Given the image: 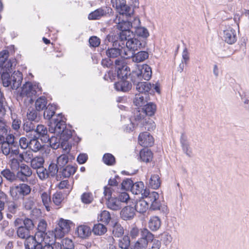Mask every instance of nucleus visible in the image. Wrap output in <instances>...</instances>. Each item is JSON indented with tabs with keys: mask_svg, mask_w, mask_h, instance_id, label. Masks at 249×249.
Here are the masks:
<instances>
[{
	"mask_svg": "<svg viewBox=\"0 0 249 249\" xmlns=\"http://www.w3.org/2000/svg\"><path fill=\"white\" fill-rule=\"evenodd\" d=\"M124 230L122 226L118 223L116 222L112 230V233L115 237H120L124 234Z\"/></svg>",
	"mask_w": 249,
	"mask_h": 249,
	"instance_id": "09e8293b",
	"label": "nucleus"
},
{
	"mask_svg": "<svg viewBox=\"0 0 249 249\" xmlns=\"http://www.w3.org/2000/svg\"><path fill=\"white\" fill-rule=\"evenodd\" d=\"M131 84L125 79H121L114 84V88L117 91L126 92L131 89Z\"/></svg>",
	"mask_w": 249,
	"mask_h": 249,
	"instance_id": "b1692460",
	"label": "nucleus"
},
{
	"mask_svg": "<svg viewBox=\"0 0 249 249\" xmlns=\"http://www.w3.org/2000/svg\"><path fill=\"white\" fill-rule=\"evenodd\" d=\"M121 216L124 220L132 219L135 214V210L133 207H125L121 211Z\"/></svg>",
	"mask_w": 249,
	"mask_h": 249,
	"instance_id": "4be33fe9",
	"label": "nucleus"
},
{
	"mask_svg": "<svg viewBox=\"0 0 249 249\" xmlns=\"http://www.w3.org/2000/svg\"><path fill=\"white\" fill-rule=\"evenodd\" d=\"M29 144V148L34 152H38L42 147V145L37 140V138L34 137V138L30 140Z\"/></svg>",
	"mask_w": 249,
	"mask_h": 249,
	"instance_id": "58836bf2",
	"label": "nucleus"
},
{
	"mask_svg": "<svg viewBox=\"0 0 249 249\" xmlns=\"http://www.w3.org/2000/svg\"><path fill=\"white\" fill-rule=\"evenodd\" d=\"M1 174L10 182H13L16 179L15 174L9 169H5L1 171Z\"/></svg>",
	"mask_w": 249,
	"mask_h": 249,
	"instance_id": "a18cd8bd",
	"label": "nucleus"
},
{
	"mask_svg": "<svg viewBox=\"0 0 249 249\" xmlns=\"http://www.w3.org/2000/svg\"><path fill=\"white\" fill-rule=\"evenodd\" d=\"M47 100L45 97L41 96L38 98L35 102V107L36 110H43L47 106Z\"/></svg>",
	"mask_w": 249,
	"mask_h": 249,
	"instance_id": "ea45409f",
	"label": "nucleus"
},
{
	"mask_svg": "<svg viewBox=\"0 0 249 249\" xmlns=\"http://www.w3.org/2000/svg\"><path fill=\"white\" fill-rule=\"evenodd\" d=\"M32 174V171L30 167L25 164H21L20 170L17 173V177L21 181L25 182L27 178Z\"/></svg>",
	"mask_w": 249,
	"mask_h": 249,
	"instance_id": "4468645a",
	"label": "nucleus"
},
{
	"mask_svg": "<svg viewBox=\"0 0 249 249\" xmlns=\"http://www.w3.org/2000/svg\"><path fill=\"white\" fill-rule=\"evenodd\" d=\"M91 233L90 227L87 225H81L77 227L76 233L78 236L82 239L89 237Z\"/></svg>",
	"mask_w": 249,
	"mask_h": 249,
	"instance_id": "6ab92c4d",
	"label": "nucleus"
},
{
	"mask_svg": "<svg viewBox=\"0 0 249 249\" xmlns=\"http://www.w3.org/2000/svg\"><path fill=\"white\" fill-rule=\"evenodd\" d=\"M149 184L153 189H158L160 185L159 176L157 175H153L151 176L149 180Z\"/></svg>",
	"mask_w": 249,
	"mask_h": 249,
	"instance_id": "49530a36",
	"label": "nucleus"
},
{
	"mask_svg": "<svg viewBox=\"0 0 249 249\" xmlns=\"http://www.w3.org/2000/svg\"><path fill=\"white\" fill-rule=\"evenodd\" d=\"M141 237L131 245L132 249H146L148 243L154 238V235L147 229H143L141 232Z\"/></svg>",
	"mask_w": 249,
	"mask_h": 249,
	"instance_id": "39448f33",
	"label": "nucleus"
},
{
	"mask_svg": "<svg viewBox=\"0 0 249 249\" xmlns=\"http://www.w3.org/2000/svg\"><path fill=\"white\" fill-rule=\"evenodd\" d=\"M156 110V106L152 103H147L142 108V110L140 109L137 112L140 111V113L143 115V117L145 115L149 116L153 115Z\"/></svg>",
	"mask_w": 249,
	"mask_h": 249,
	"instance_id": "aec40b11",
	"label": "nucleus"
},
{
	"mask_svg": "<svg viewBox=\"0 0 249 249\" xmlns=\"http://www.w3.org/2000/svg\"><path fill=\"white\" fill-rule=\"evenodd\" d=\"M138 142L142 146H151L154 143V139L149 132H144L139 135Z\"/></svg>",
	"mask_w": 249,
	"mask_h": 249,
	"instance_id": "dca6fc26",
	"label": "nucleus"
},
{
	"mask_svg": "<svg viewBox=\"0 0 249 249\" xmlns=\"http://www.w3.org/2000/svg\"><path fill=\"white\" fill-rule=\"evenodd\" d=\"M107 231V229L105 226L101 223L94 225L92 231L95 235H102L104 234Z\"/></svg>",
	"mask_w": 249,
	"mask_h": 249,
	"instance_id": "79ce46f5",
	"label": "nucleus"
},
{
	"mask_svg": "<svg viewBox=\"0 0 249 249\" xmlns=\"http://www.w3.org/2000/svg\"><path fill=\"white\" fill-rule=\"evenodd\" d=\"M148 53L145 51H140L137 53H134L132 56L133 62L139 63L143 61L148 57Z\"/></svg>",
	"mask_w": 249,
	"mask_h": 249,
	"instance_id": "c9c22d12",
	"label": "nucleus"
},
{
	"mask_svg": "<svg viewBox=\"0 0 249 249\" xmlns=\"http://www.w3.org/2000/svg\"><path fill=\"white\" fill-rule=\"evenodd\" d=\"M52 199L53 203L60 206L64 199L63 194L60 192H57L53 195Z\"/></svg>",
	"mask_w": 249,
	"mask_h": 249,
	"instance_id": "603ef678",
	"label": "nucleus"
},
{
	"mask_svg": "<svg viewBox=\"0 0 249 249\" xmlns=\"http://www.w3.org/2000/svg\"><path fill=\"white\" fill-rule=\"evenodd\" d=\"M20 159L18 160L15 158H11L9 164L12 170H17L20 167Z\"/></svg>",
	"mask_w": 249,
	"mask_h": 249,
	"instance_id": "0e129e2a",
	"label": "nucleus"
},
{
	"mask_svg": "<svg viewBox=\"0 0 249 249\" xmlns=\"http://www.w3.org/2000/svg\"><path fill=\"white\" fill-rule=\"evenodd\" d=\"M112 6L115 8L117 12L119 11L126 4L125 0H111Z\"/></svg>",
	"mask_w": 249,
	"mask_h": 249,
	"instance_id": "69168bd1",
	"label": "nucleus"
},
{
	"mask_svg": "<svg viewBox=\"0 0 249 249\" xmlns=\"http://www.w3.org/2000/svg\"><path fill=\"white\" fill-rule=\"evenodd\" d=\"M145 191L147 190L145 188L143 182L138 181L132 185L131 192L135 195H141L142 197Z\"/></svg>",
	"mask_w": 249,
	"mask_h": 249,
	"instance_id": "bb28decb",
	"label": "nucleus"
},
{
	"mask_svg": "<svg viewBox=\"0 0 249 249\" xmlns=\"http://www.w3.org/2000/svg\"><path fill=\"white\" fill-rule=\"evenodd\" d=\"M144 200L147 201L149 205L151 204L150 208L153 210H157L160 209V202L158 200L159 195L156 192H150L149 190L145 191L142 197Z\"/></svg>",
	"mask_w": 249,
	"mask_h": 249,
	"instance_id": "9d476101",
	"label": "nucleus"
},
{
	"mask_svg": "<svg viewBox=\"0 0 249 249\" xmlns=\"http://www.w3.org/2000/svg\"><path fill=\"white\" fill-rule=\"evenodd\" d=\"M41 89L38 84L33 85L30 82H27L23 86L20 94L22 97H32L41 91Z\"/></svg>",
	"mask_w": 249,
	"mask_h": 249,
	"instance_id": "f8f14e48",
	"label": "nucleus"
},
{
	"mask_svg": "<svg viewBox=\"0 0 249 249\" xmlns=\"http://www.w3.org/2000/svg\"><path fill=\"white\" fill-rule=\"evenodd\" d=\"M118 77L121 79H125L128 76L131 77L130 69L124 64L123 59H116L115 61Z\"/></svg>",
	"mask_w": 249,
	"mask_h": 249,
	"instance_id": "9b49d317",
	"label": "nucleus"
},
{
	"mask_svg": "<svg viewBox=\"0 0 249 249\" xmlns=\"http://www.w3.org/2000/svg\"><path fill=\"white\" fill-rule=\"evenodd\" d=\"M93 199V195L91 192H85L81 196V201L85 204H90Z\"/></svg>",
	"mask_w": 249,
	"mask_h": 249,
	"instance_id": "de8ad7c7",
	"label": "nucleus"
},
{
	"mask_svg": "<svg viewBox=\"0 0 249 249\" xmlns=\"http://www.w3.org/2000/svg\"><path fill=\"white\" fill-rule=\"evenodd\" d=\"M61 244L64 249H72L73 243L72 240L69 238H65L61 241Z\"/></svg>",
	"mask_w": 249,
	"mask_h": 249,
	"instance_id": "774afa93",
	"label": "nucleus"
},
{
	"mask_svg": "<svg viewBox=\"0 0 249 249\" xmlns=\"http://www.w3.org/2000/svg\"><path fill=\"white\" fill-rule=\"evenodd\" d=\"M103 160L104 162L108 165H113L115 162L114 157L109 153L105 154L103 156Z\"/></svg>",
	"mask_w": 249,
	"mask_h": 249,
	"instance_id": "6e6d98bb",
	"label": "nucleus"
},
{
	"mask_svg": "<svg viewBox=\"0 0 249 249\" xmlns=\"http://www.w3.org/2000/svg\"><path fill=\"white\" fill-rule=\"evenodd\" d=\"M1 148L2 153L5 156H9L10 158L17 156L19 154L18 146L12 145L4 142Z\"/></svg>",
	"mask_w": 249,
	"mask_h": 249,
	"instance_id": "2eb2a0df",
	"label": "nucleus"
},
{
	"mask_svg": "<svg viewBox=\"0 0 249 249\" xmlns=\"http://www.w3.org/2000/svg\"><path fill=\"white\" fill-rule=\"evenodd\" d=\"M36 170L38 177L41 180L45 179L49 176L46 169L43 166H42Z\"/></svg>",
	"mask_w": 249,
	"mask_h": 249,
	"instance_id": "4d7b16f0",
	"label": "nucleus"
},
{
	"mask_svg": "<svg viewBox=\"0 0 249 249\" xmlns=\"http://www.w3.org/2000/svg\"><path fill=\"white\" fill-rule=\"evenodd\" d=\"M57 164L54 163H51L48 167V173L49 176L54 177L58 172V167Z\"/></svg>",
	"mask_w": 249,
	"mask_h": 249,
	"instance_id": "338daca9",
	"label": "nucleus"
},
{
	"mask_svg": "<svg viewBox=\"0 0 249 249\" xmlns=\"http://www.w3.org/2000/svg\"><path fill=\"white\" fill-rule=\"evenodd\" d=\"M112 9L107 6H103L91 12L88 16L89 20L99 19L103 17L110 15L112 13Z\"/></svg>",
	"mask_w": 249,
	"mask_h": 249,
	"instance_id": "ddd939ff",
	"label": "nucleus"
},
{
	"mask_svg": "<svg viewBox=\"0 0 249 249\" xmlns=\"http://www.w3.org/2000/svg\"><path fill=\"white\" fill-rule=\"evenodd\" d=\"M223 39L225 42L229 44H234L237 39L235 30L231 27L227 28L223 31Z\"/></svg>",
	"mask_w": 249,
	"mask_h": 249,
	"instance_id": "f3484780",
	"label": "nucleus"
},
{
	"mask_svg": "<svg viewBox=\"0 0 249 249\" xmlns=\"http://www.w3.org/2000/svg\"><path fill=\"white\" fill-rule=\"evenodd\" d=\"M56 109V106L54 104H49L45 107L44 112V117L47 120H50L54 115Z\"/></svg>",
	"mask_w": 249,
	"mask_h": 249,
	"instance_id": "f704fd0d",
	"label": "nucleus"
},
{
	"mask_svg": "<svg viewBox=\"0 0 249 249\" xmlns=\"http://www.w3.org/2000/svg\"><path fill=\"white\" fill-rule=\"evenodd\" d=\"M141 160L143 162H148L150 161L153 158L152 152L146 148L143 149L140 152Z\"/></svg>",
	"mask_w": 249,
	"mask_h": 249,
	"instance_id": "72a5a7b5",
	"label": "nucleus"
},
{
	"mask_svg": "<svg viewBox=\"0 0 249 249\" xmlns=\"http://www.w3.org/2000/svg\"><path fill=\"white\" fill-rule=\"evenodd\" d=\"M9 52L7 50L0 52V69L2 71H12L17 62L14 59H9Z\"/></svg>",
	"mask_w": 249,
	"mask_h": 249,
	"instance_id": "0eeeda50",
	"label": "nucleus"
},
{
	"mask_svg": "<svg viewBox=\"0 0 249 249\" xmlns=\"http://www.w3.org/2000/svg\"><path fill=\"white\" fill-rule=\"evenodd\" d=\"M107 205L109 209L114 211L120 210L122 207L120 201L116 197L108 198Z\"/></svg>",
	"mask_w": 249,
	"mask_h": 249,
	"instance_id": "c756f323",
	"label": "nucleus"
},
{
	"mask_svg": "<svg viewBox=\"0 0 249 249\" xmlns=\"http://www.w3.org/2000/svg\"><path fill=\"white\" fill-rule=\"evenodd\" d=\"M30 231L23 226H20L17 228V234L19 238L25 239L30 235Z\"/></svg>",
	"mask_w": 249,
	"mask_h": 249,
	"instance_id": "c03bdc74",
	"label": "nucleus"
},
{
	"mask_svg": "<svg viewBox=\"0 0 249 249\" xmlns=\"http://www.w3.org/2000/svg\"><path fill=\"white\" fill-rule=\"evenodd\" d=\"M76 171V168L73 166L68 165L62 171V175L64 178H69L73 175Z\"/></svg>",
	"mask_w": 249,
	"mask_h": 249,
	"instance_id": "3c124183",
	"label": "nucleus"
},
{
	"mask_svg": "<svg viewBox=\"0 0 249 249\" xmlns=\"http://www.w3.org/2000/svg\"><path fill=\"white\" fill-rule=\"evenodd\" d=\"M152 76L151 68L146 64L142 65L138 70L131 73V80L133 83L144 79L148 81Z\"/></svg>",
	"mask_w": 249,
	"mask_h": 249,
	"instance_id": "423d86ee",
	"label": "nucleus"
},
{
	"mask_svg": "<svg viewBox=\"0 0 249 249\" xmlns=\"http://www.w3.org/2000/svg\"><path fill=\"white\" fill-rule=\"evenodd\" d=\"M2 71L1 79L4 87L11 86L13 89H16L21 85L22 74L19 71H15L11 76L9 73L11 71Z\"/></svg>",
	"mask_w": 249,
	"mask_h": 249,
	"instance_id": "f03ea898",
	"label": "nucleus"
},
{
	"mask_svg": "<svg viewBox=\"0 0 249 249\" xmlns=\"http://www.w3.org/2000/svg\"><path fill=\"white\" fill-rule=\"evenodd\" d=\"M31 190V187L28 185L21 183L18 185L11 187L10 194L13 199L18 200L29 194Z\"/></svg>",
	"mask_w": 249,
	"mask_h": 249,
	"instance_id": "6e6552de",
	"label": "nucleus"
},
{
	"mask_svg": "<svg viewBox=\"0 0 249 249\" xmlns=\"http://www.w3.org/2000/svg\"><path fill=\"white\" fill-rule=\"evenodd\" d=\"M135 32L137 36L146 38L149 36L148 30L144 27L140 26L135 29Z\"/></svg>",
	"mask_w": 249,
	"mask_h": 249,
	"instance_id": "5fc2aeb1",
	"label": "nucleus"
},
{
	"mask_svg": "<svg viewBox=\"0 0 249 249\" xmlns=\"http://www.w3.org/2000/svg\"><path fill=\"white\" fill-rule=\"evenodd\" d=\"M65 120L61 114H58L56 118L50 123L49 131L55 133L57 135H60L62 139L66 140L71 138L72 132L66 128Z\"/></svg>",
	"mask_w": 249,
	"mask_h": 249,
	"instance_id": "f257e3e1",
	"label": "nucleus"
},
{
	"mask_svg": "<svg viewBox=\"0 0 249 249\" xmlns=\"http://www.w3.org/2000/svg\"><path fill=\"white\" fill-rule=\"evenodd\" d=\"M161 226V220L157 216H151L148 221V227L152 231H156Z\"/></svg>",
	"mask_w": 249,
	"mask_h": 249,
	"instance_id": "cd10ccee",
	"label": "nucleus"
},
{
	"mask_svg": "<svg viewBox=\"0 0 249 249\" xmlns=\"http://www.w3.org/2000/svg\"><path fill=\"white\" fill-rule=\"evenodd\" d=\"M146 45L145 41H141L134 37L125 42V46H123L124 58L127 59L133 56L135 52L143 48Z\"/></svg>",
	"mask_w": 249,
	"mask_h": 249,
	"instance_id": "20e7f679",
	"label": "nucleus"
},
{
	"mask_svg": "<svg viewBox=\"0 0 249 249\" xmlns=\"http://www.w3.org/2000/svg\"><path fill=\"white\" fill-rule=\"evenodd\" d=\"M130 240L127 236H124L119 242V247L122 249H126L129 247Z\"/></svg>",
	"mask_w": 249,
	"mask_h": 249,
	"instance_id": "680f3d73",
	"label": "nucleus"
},
{
	"mask_svg": "<svg viewBox=\"0 0 249 249\" xmlns=\"http://www.w3.org/2000/svg\"><path fill=\"white\" fill-rule=\"evenodd\" d=\"M148 207L147 201L142 198L136 202L134 209L135 211L140 213H144L148 209Z\"/></svg>",
	"mask_w": 249,
	"mask_h": 249,
	"instance_id": "2f4dec72",
	"label": "nucleus"
},
{
	"mask_svg": "<svg viewBox=\"0 0 249 249\" xmlns=\"http://www.w3.org/2000/svg\"><path fill=\"white\" fill-rule=\"evenodd\" d=\"M45 234L40 232H36L34 236L29 235L26 238L24 245L26 249H42L43 241L48 243L50 239H52V235L49 233L46 238Z\"/></svg>",
	"mask_w": 249,
	"mask_h": 249,
	"instance_id": "7ed1b4c3",
	"label": "nucleus"
},
{
	"mask_svg": "<svg viewBox=\"0 0 249 249\" xmlns=\"http://www.w3.org/2000/svg\"><path fill=\"white\" fill-rule=\"evenodd\" d=\"M72 225V222L70 220L64 219L61 218L59 219L57 223V226L62 229L64 231L69 233L71 228Z\"/></svg>",
	"mask_w": 249,
	"mask_h": 249,
	"instance_id": "473e14b6",
	"label": "nucleus"
},
{
	"mask_svg": "<svg viewBox=\"0 0 249 249\" xmlns=\"http://www.w3.org/2000/svg\"><path fill=\"white\" fill-rule=\"evenodd\" d=\"M39 194L43 205L45 207L47 211H50L51 209L50 206L51 204V198L50 193L47 192L40 191Z\"/></svg>",
	"mask_w": 249,
	"mask_h": 249,
	"instance_id": "a878e982",
	"label": "nucleus"
},
{
	"mask_svg": "<svg viewBox=\"0 0 249 249\" xmlns=\"http://www.w3.org/2000/svg\"><path fill=\"white\" fill-rule=\"evenodd\" d=\"M149 96L148 93H136L134 99V104L138 107H143L148 102Z\"/></svg>",
	"mask_w": 249,
	"mask_h": 249,
	"instance_id": "a211bd4d",
	"label": "nucleus"
},
{
	"mask_svg": "<svg viewBox=\"0 0 249 249\" xmlns=\"http://www.w3.org/2000/svg\"><path fill=\"white\" fill-rule=\"evenodd\" d=\"M47 128L43 125L38 124L36 126L34 132V137L36 138L43 137L44 141L48 139Z\"/></svg>",
	"mask_w": 249,
	"mask_h": 249,
	"instance_id": "5701e85b",
	"label": "nucleus"
},
{
	"mask_svg": "<svg viewBox=\"0 0 249 249\" xmlns=\"http://www.w3.org/2000/svg\"><path fill=\"white\" fill-rule=\"evenodd\" d=\"M19 157L21 162L24 160L26 163H30L34 158L33 153L30 151L19 154Z\"/></svg>",
	"mask_w": 249,
	"mask_h": 249,
	"instance_id": "864d4df0",
	"label": "nucleus"
},
{
	"mask_svg": "<svg viewBox=\"0 0 249 249\" xmlns=\"http://www.w3.org/2000/svg\"><path fill=\"white\" fill-rule=\"evenodd\" d=\"M44 160L41 156H36L32 159L30 162L31 166L34 169H37L43 166Z\"/></svg>",
	"mask_w": 249,
	"mask_h": 249,
	"instance_id": "4c0bfd02",
	"label": "nucleus"
},
{
	"mask_svg": "<svg viewBox=\"0 0 249 249\" xmlns=\"http://www.w3.org/2000/svg\"><path fill=\"white\" fill-rule=\"evenodd\" d=\"M134 36V35L133 32L131 31L130 30H125L124 31L120 32L119 33V39L122 45H124V42L130 40L133 38Z\"/></svg>",
	"mask_w": 249,
	"mask_h": 249,
	"instance_id": "7c9ffc66",
	"label": "nucleus"
},
{
	"mask_svg": "<svg viewBox=\"0 0 249 249\" xmlns=\"http://www.w3.org/2000/svg\"><path fill=\"white\" fill-rule=\"evenodd\" d=\"M121 43H119V45L121 48H110L106 51L107 55L109 58H116L119 55H121L122 57H123L124 53H123V47L120 45Z\"/></svg>",
	"mask_w": 249,
	"mask_h": 249,
	"instance_id": "c85d7f7f",
	"label": "nucleus"
},
{
	"mask_svg": "<svg viewBox=\"0 0 249 249\" xmlns=\"http://www.w3.org/2000/svg\"><path fill=\"white\" fill-rule=\"evenodd\" d=\"M131 125H133V128L134 126H144L145 129L148 131L153 130L156 127L155 123L149 118L147 120L146 118L143 117V115L140 113V111L136 112L134 116V119L132 121Z\"/></svg>",
	"mask_w": 249,
	"mask_h": 249,
	"instance_id": "1a4fd4ad",
	"label": "nucleus"
},
{
	"mask_svg": "<svg viewBox=\"0 0 249 249\" xmlns=\"http://www.w3.org/2000/svg\"><path fill=\"white\" fill-rule=\"evenodd\" d=\"M64 140L61 138V135H57V137L52 136L51 138L46 139V140L49 141L51 146L54 149H56L59 147L61 141Z\"/></svg>",
	"mask_w": 249,
	"mask_h": 249,
	"instance_id": "e433bc0d",
	"label": "nucleus"
},
{
	"mask_svg": "<svg viewBox=\"0 0 249 249\" xmlns=\"http://www.w3.org/2000/svg\"><path fill=\"white\" fill-rule=\"evenodd\" d=\"M134 84L136 85V88L139 93H148L152 89V85L150 83L138 81Z\"/></svg>",
	"mask_w": 249,
	"mask_h": 249,
	"instance_id": "393cba45",
	"label": "nucleus"
},
{
	"mask_svg": "<svg viewBox=\"0 0 249 249\" xmlns=\"http://www.w3.org/2000/svg\"><path fill=\"white\" fill-rule=\"evenodd\" d=\"M120 15L125 16L126 17H130L134 13V9H132L130 6L126 4L118 11Z\"/></svg>",
	"mask_w": 249,
	"mask_h": 249,
	"instance_id": "8fccbe9b",
	"label": "nucleus"
},
{
	"mask_svg": "<svg viewBox=\"0 0 249 249\" xmlns=\"http://www.w3.org/2000/svg\"><path fill=\"white\" fill-rule=\"evenodd\" d=\"M68 233L66 231H64L62 229H61L58 226L55 228L53 232V236L55 239H61L63 238L65 234Z\"/></svg>",
	"mask_w": 249,
	"mask_h": 249,
	"instance_id": "bf43d9fd",
	"label": "nucleus"
},
{
	"mask_svg": "<svg viewBox=\"0 0 249 249\" xmlns=\"http://www.w3.org/2000/svg\"><path fill=\"white\" fill-rule=\"evenodd\" d=\"M173 238L170 234L164 232L161 235V240L166 246H168L172 241Z\"/></svg>",
	"mask_w": 249,
	"mask_h": 249,
	"instance_id": "13d9d810",
	"label": "nucleus"
},
{
	"mask_svg": "<svg viewBox=\"0 0 249 249\" xmlns=\"http://www.w3.org/2000/svg\"><path fill=\"white\" fill-rule=\"evenodd\" d=\"M47 227V223L46 221L44 220H41L39 221L38 223V226H37V230L38 231L37 232H40L43 233L44 234H45V236L44 237L45 238L47 237V235H49V233H50L52 236V239H50V240H52L53 239V231H49L47 232H45L44 231L46 230Z\"/></svg>",
	"mask_w": 249,
	"mask_h": 249,
	"instance_id": "37998d69",
	"label": "nucleus"
},
{
	"mask_svg": "<svg viewBox=\"0 0 249 249\" xmlns=\"http://www.w3.org/2000/svg\"><path fill=\"white\" fill-rule=\"evenodd\" d=\"M35 124L30 121H26L23 124V129L27 132H31L34 133Z\"/></svg>",
	"mask_w": 249,
	"mask_h": 249,
	"instance_id": "e2e57ef3",
	"label": "nucleus"
},
{
	"mask_svg": "<svg viewBox=\"0 0 249 249\" xmlns=\"http://www.w3.org/2000/svg\"><path fill=\"white\" fill-rule=\"evenodd\" d=\"M68 156L65 154H62L57 158V164L59 167H63L68 163Z\"/></svg>",
	"mask_w": 249,
	"mask_h": 249,
	"instance_id": "052dcab7",
	"label": "nucleus"
},
{
	"mask_svg": "<svg viewBox=\"0 0 249 249\" xmlns=\"http://www.w3.org/2000/svg\"><path fill=\"white\" fill-rule=\"evenodd\" d=\"M114 22L116 24V27L120 32L125 30H130V23L128 21H124L121 19L120 16L117 15L114 19Z\"/></svg>",
	"mask_w": 249,
	"mask_h": 249,
	"instance_id": "412c9836",
	"label": "nucleus"
},
{
	"mask_svg": "<svg viewBox=\"0 0 249 249\" xmlns=\"http://www.w3.org/2000/svg\"><path fill=\"white\" fill-rule=\"evenodd\" d=\"M111 219L109 212L106 210L102 211L98 216V220L106 224H108Z\"/></svg>",
	"mask_w": 249,
	"mask_h": 249,
	"instance_id": "a19ab883",
	"label": "nucleus"
}]
</instances>
